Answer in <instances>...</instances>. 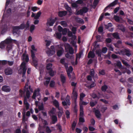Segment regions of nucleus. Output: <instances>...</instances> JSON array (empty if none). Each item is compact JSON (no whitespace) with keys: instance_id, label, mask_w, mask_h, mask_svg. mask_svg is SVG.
<instances>
[{"instance_id":"f257e3e1","label":"nucleus","mask_w":133,"mask_h":133,"mask_svg":"<svg viewBox=\"0 0 133 133\" xmlns=\"http://www.w3.org/2000/svg\"><path fill=\"white\" fill-rule=\"evenodd\" d=\"M30 23V22L28 21L25 25L24 23L21 24L20 26H15L13 28V33H17L18 30L19 29H23L25 28L27 29L28 28Z\"/></svg>"},{"instance_id":"f03ea898","label":"nucleus","mask_w":133,"mask_h":133,"mask_svg":"<svg viewBox=\"0 0 133 133\" xmlns=\"http://www.w3.org/2000/svg\"><path fill=\"white\" fill-rule=\"evenodd\" d=\"M31 56L33 59V63L34 66L36 67L37 65V60L36 58L35 54V53L37 51V49L34 45H31Z\"/></svg>"},{"instance_id":"7ed1b4c3","label":"nucleus","mask_w":133,"mask_h":133,"mask_svg":"<svg viewBox=\"0 0 133 133\" xmlns=\"http://www.w3.org/2000/svg\"><path fill=\"white\" fill-rule=\"evenodd\" d=\"M4 41L6 44L7 48L8 50H10L12 48L11 43H14L16 44L17 43V42L16 40L12 39L10 37L7 38Z\"/></svg>"},{"instance_id":"20e7f679","label":"nucleus","mask_w":133,"mask_h":133,"mask_svg":"<svg viewBox=\"0 0 133 133\" xmlns=\"http://www.w3.org/2000/svg\"><path fill=\"white\" fill-rule=\"evenodd\" d=\"M26 69L25 63L24 62L22 63L20 66V69L18 70V72L20 74H22L23 75V77L25 78V77L24 75L25 73Z\"/></svg>"},{"instance_id":"39448f33","label":"nucleus","mask_w":133,"mask_h":133,"mask_svg":"<svg viewBox=\"0 0 133 133\" xmlns=\"http://www.w3.org/2000/svg\"><path fill=\"white\" fill-rule=\"evenodd\" d=\"M30 97V92L29 91H27L26 96H25L24 97V104L26 110L29 109L30 106L29 104L27 102V99H29Z\"/></svg>"},{"instance_id":"423d86ee","label":"nucleus","mask_w":133,"mask_h":133,"mask_svg":"<svg viewBox=\"0 0 133 133\" xmlns=\"http://www.w3.org/2000/svg\"><path fill=\"white\" fill-rule=\"evenodd\" d=\"M51 48L52 50H51L49 48H47L46 50V52L47 54L49 56H51L54 54L55 52V49L54 46H51Z\"/></svg>"},{"instance_id":"0eeeda50","label":"nucleus","mask_w":133,"mask_h":133,"mask_svg":"<svg viewBox=\"0 0 133 133\" xmlns=\"http://www.w3.org/2000/svg\"><path fill=\"white\" fill-rule=\"evenodd\" d=\"M39 91L40 90L39 89L35 90L34 92L33 95L32 96V98L35 99L36 97H38V99L39 100H40L41 99V98Z\"/></svg>"},{"instance_id":"6e6552de","label":"nucleus","mask_w":133,"mask_h":133,"mask_svg":"<svg viewBox=\"0 0 133 133\" xmlns=\"http://www.w3.org/2000/svg\"><path fill=\"white\" fill-rule=\"evenodd\" d=\"M28 88H29L30 90L32 91V90H31V89L30 88V86H29V83L28 82L26 83L25 85V88H24V91H23L21 90H20L19 91V95L21 96L22 97L24 93V92L25 91H26V92H27V91H29V90H28Z\"/></svg>"},{"instance_id":"1a4fd4ad","label":"nucleus","mask_w":133,"mask_h":133,"mask_svg":"<svg viewBox=\"0 0 133 133\" xmlns=\"http://www.w3.org/2000/svg\"><path fill=\"white\" fill-rule=\"evenodd\" d=\"M64 46L66 51L67 52L69 51V53L71 54H72L74 52V50L73 48L70 47L69 44L68 43H65V44Z\"/></svg>"},{"instance_id":"9d476101","label":"nucleus","mask_w":133,"mask_h":133,"mask_svg":"<svg viewBox=\"0 0 133 133\" xmlns=\"http://www.w3.org/2000/svg\"><path fill=\"white\" fill-rule=\"evenodd\" d=\"M88 9L86 7L83 8L79 10H76L75 12L76 15H82L84 13H86L88 11Z\"/></svg>"},{"instance_id":"9b49d317","label":"nucleus","mask_w":133,"mask_h":133,"mask_svg":"<svg viewBox=\"0 0 133 133\" xmlns=\"http://www.w3.org/2000/svg\"><path fill=\"white\" fill-rule=\"evenodd\" d=\"M56 19V18H50L48 19L46 23L47 26H52Z\"/></svg>"},{"instance_id":"f8f14e48","label":"nucleus","mask_w":133,"mask_h":133,"mask_svg":"<svg viewBox=\"0 0 133 133\" xmlns=\"http://www.w3.org/2000/svg\"><path fill=\"white\" fill-rule=\"evenodd\" d=\"M12 70L10 68H6L5 70V73L6 75H11L12 73Z\"/></svg>"},{"instance_id":"ddd939ff","label":"nucleus","mask_w":133,"mask_h":133,"mask_svg":"<svg viewBox=\"0 0 133 133\" xmlns=\"http://www.w3.org/2000/svg\"><path fill=\"white\" fill-rule=\"evenodd\" d=\"M118 2V0H115L113 2L110 3L109 5L108 6L106 7L104 9L105 10H107V9L108 8H110L112 6H113L115 5H116Z\"/></svg>"},{"instance_id":"4468645a","label":"nucleus","mask_w":133,"mask_h":133,"mask_svg":"<svg viewBox=\"0 0 133 133\" xmlns=\"http://www.w3.org/2000/svg\"><path fill=\"white\" fill-rule=\"evenodd\" d=\"M2 89L3 91L6 92H9L11 90L9 87L5 85L3 86Z\"/></svg>"},{"instance_id":"2eb2a0df","label":"nucleus","mask_w":133,"mask_h":133,"mask_svg":"<svg viewBox=\"0 0 133 133\" xmlns=\"http://www.w3.org/2000/svg\"><path fill=\"white\" fill-rule=\"evenodd\" d=\"M73 69L71 66H70L69 68H66V70L67 72V74L69 77V78H71V75L70 73L72 71Z\"/></svg>"},{"instance_id":"dca6fc26","label":"nucleus","mask_w":133,"mask_h":133,"mask_svg":"<svg viewBox=\"0 0 133 133\" xmlns=\"http://www.w3.org/2000/svg\"><path fill=\"white\" fill-rule=\"evenodd\" d=\"M22 59L23 60H24L28 62L29 60L28 56L25 53H24L22 57Z\"/></svg>"},{"instance_id":"f3484780","label":"nucleus","mask_w":133,"mask_h":133,"mask_svg":"<svg viewBox=\"0 0 133 133\" xmlns=\"http://www.w3.org/2000/svg\"><path fill=\"white\" fill-rule=\"evenodd\" d=\"M64 52V50L62 48L57 50V56H61Z\"/></svg>"},{"instance_id":"a211bd4d","label":"nucleus","mask_w":133,"mask_h":133,"mask_svg":"<svg viewBox=\"0 0 133 133\" xmlns=\"http://www.w3.org/2000/svg\"><path fill=\"white\" fill-rule=\"evenodd\" d=\"M53 104L58 109L59 107H59V103L55 99H53L52 101Z\"/></svg>"},{"instance_id":"6ab92c4d","label":"nucleus","mask_w":133,"mask_h":133,"mask_svg":"<svg viewBox=\"0 0 133 133\" xmlns=\"http://www.w3.org/2000/svg\"><path fill=\"white\" fill-rule=\"evenodd\" d=\"M67 14V12L65 11H59L58 14V15L60 17H62L65 16Z\"/></svg>"},{"instance_id":"aec40b11","label":"nucleus","mask_w":133,"mask_h":133,"mask_svg":"<svg viewBox=\"0 0 133 133\" xmlns=\"http://www.w3.org/2000/svg\"><path fill=\"white\" fill-rule=\"evenodd\" d=\"M88 104V103L83 101V100H80L79 102L80 108H83V105H86Z\"/></svg>"},{"instance_id":"412c9836","label":"nucleus","mask_w":133,"mask_h":133,"mask_svg":"<svg viewBox=\"0 0 133 133\" xmlns=\"http://www.w3.org/2000/svg\"><path fill=\"white\" fill-rule=\"evenodd\" d=\"M108 36L109 37H111L112 36L114 38L116 39H118L119 37L118 34L116 33H114L112 34H108Z\"/></svg>"},{"instance_id":"4be33fe9","label":"nucleus","mask_w":133,"mask_h":133,"mask_svg":"<svg viewBox=\"0 0 133 133\" xmlns=\"http://www.w3.org/2000/svg\"><path fill=\"white\" fill-rule=\"evenodd\" d=\"M54 36L56 38L59 39L61 37L62 34L61 33L56 32L54 34Z\"/></svg>"},{"instance_id":"5701e85b","label":"nucleus","mask_w":133,"mask_h":133,"mask_svg":"<svg viewBox=\"0 0 133 133\" xmlns=\"http://www.w3.org/2000/svg\"><path fill=\"white\" fill-rule=\"evenodd\" d=\"M59 111L58 112V116L59 117H61L63 113L62 108V107H59L58 109Z\"/></svg>"},{"instance_id":"b1692460","label":"nucleus","mask_w":133,"mask_h":133,"mask_svg":"<svg viewBox=\"0 0 133 133\" xmlns=\"http://www.w3.org/2000/svg\"><path fill=\"white\" fill-rule=\"evenodd\" d=\"M72 96L74 98L75 100V101L77 98V94L75 89H74L73 90Z\"/></svg>"},{"instance_id":"393cba45","label":"nucleus","mask_w":133,"mask_h":133,"mask_svg":"<svg viewBox=\"0 0 133 133\" xmlns=\"http://www.w3.org/2000/svg\"><path fill=\"white\" fill-rule=\"evenodd\" d=\"M61 80L63 83H64L66 81V77L63 74H61L60 76Z\"/></svg>"},{"instance_id":"a878e982","label":"nucleus","mask_w":133,"mask_h":133,"mask_svg":"<svg viewBox=\"0 0 133 133\" xmlns=\"http://www.w3.org/2000/svg\"><path fill=\"white\" fill-rule=\"evenodd\" d=\"M64 6L66 9L70 13V15H71L72 12L71 8L69 7L67 4H65Z\"/></svg>"},{"instance_id":"bb28decb","label":"nucleus","mask_w":133,"mask_h":133,"mask_svg":"<svg viewBox=\"0 0 133 133\" xmlns=\"http://www.w3.org/2000/svg\"><path fill=\"white\" fill-rule=\"evenodd\" d=\"M95 114L96 117L98 118H100L101 116V114L99 111L97 110L95 111Z\"/></svg>"},{"instance_id":"cd10ccee","label":"nucleus","mask_w":133,"mask_h":133,"mask_svg":"<svg viewBox=\"0 0 133 133\" xmlns=\"http://www.w3.org/2000/svg\"><path fill=\"white\" fill-rule=\"evenodd\" d=\"M7 45L4 41L2 42L0 44V48L1 49H3Z\"/></svg>"},{"instance_id":"c85d7f7f","label":"nucleus","mask_w":133,"mask_h":133,"mask_svg":"<svg viewBox=\"0 0 133 133\" xmlns=\"http://www.w3.org/2000/svg\"><path fill=\"white\" fill-rule=\"evenodd\" d=\"M76 21L80 24H83L84 23V21L83 20L79 18H76Z\"/></svg>"},{"instance_id":"c756f323","label":"nucleus","mask_w":133,"mask_h":133,"mask_svg":"<svg viewBox=\"0 0 133 133\" xmlns=\"http://www.w3.org/2000/svg\"><path fill=\"white\" fill-rule=\"evenodd\" d=\"M95 56V54L92 52H90L89 53L88 57L89 58L90 57L94 58Z\"/></svg>"},{"instance_id":"7c9ffc66","label":"nucleus","mask_w":133,"mask_h":133,"mask_svg":"<svg viewBox=\"0 0 133 133\" xmlns=\"http://www.w3.org/2000/svg\"><path fill=\"white\" fill-rule=\"evenodd\" d=\"M52 64L51 63H49L47 64L46 66V69L49 70H52Z\"/></svg>"},{"instance_id":"2f4dec72","label":"nucleus","mask_w":133,"mask_h":133,"mask_svg":"<svg viewBox=\"0 0 133 133\" xmlns=\"http://www.w3.org/2000/svg\"><path fill=\"white\" fill-rule=\"evenodd\" d=\"M91 96L93 98H96V97H97L98 98V99L100 98H102L103 97V96L101 95H99V96H97L95 94H93L91 95Z\"/></svg>"},{"instance_id":"473e14b6","label":"nucleus","mask_w":133,"mask_h":133,"mask_svg":"<svg viewBox=\"0 0 133 133\" xmlns=\"http://www.w3.org/2000/svg\"><path fill=\"white\" fill-rule=\"evenodd\" d=\"M52 123H55L57 121V117L55 116H53L52 117Z\"/></svg>"},{"instance_id":"72a5a7b5","label":"nucleus","mask_w":133,"mask_h":133,"mask_svg":"<svg viewBox=\"0 0 133 133\" xmlns=\"http://www.w3.org/2000/svg\"><path fill=\"white\" fill-rule=\"evenodd\" d=\"M81 54L80 53L78 54H76V61L75 62V65H76L77 63V59L78 58H79L81 56Z\"/></svg>"},{"instance_id":"f704fd0d","label":"nucleus","mask_w":133,"mask_h":133,"mask_svg":"<svg viewBox=\"0 0 133 133\" xmlns=\"http://www.w3.org/2000/svg\"><path fill=\"white\" fill-rule=\"evenodd\" d=\"M70 97L69 96L67 95L66 98V102H67V104L68 105H69L70 104Z\"/></svg>"},{"instance_id":"c9c22d12","label":"nucleus","mask_w":133,"mask_h":133,"mask_svg":"<svg viewBox=\"0 0 133 133\" xmlns=\"http://www.w3.org/2000/svg\"><path fill=\"white\" fill-rule=\"evenodd\" d=\"M116 65L120 68H122V67L121 63L119 61H117V63H116Z\"/></svg>"},{"instance_id":"e433bc0d","label":"nucleus","mask_w":133,"mask_h":133,"mask_svg":"<svg viewBox=\"0 0 133 133\" xmlns=\"http://www.w3.org/2000/svg\"><path fill=\"white\" fill-rule=\"evenodd\" d=\"M115 20L117 22H119L120 20V17L114 15V17Z\"/></svg>"},{"instance_id":"4c0bfd02","label":"nucleus","mask_w":133,"mask_h":133,"mask_svg":"<svg viewBox=\"0 0 133 133\" xmlns=\"http://www.w3.org/2000/svg\"><path fill=\"white\" fill-rule=\"evenodd\" d=\"M45 79L46 80L45 82L44 83V85H47L49 82L50 78L49 77H47L45 78Z\"/></svg>"},{"instance_id":"58836bf2","label":"nucleus","mask_w":133,"mask_h":133,"mask_svg":"<svg viewBox=\"0 0 133 133\" xmlns=\"http://www.w3.org/2000/svg\"><path fill=\"white\" fill-rule=\"evenodd\" d=\"M41 13L40 11H39L35 15V18L37 19L40 16L41 14Z\"/></svg>"},{"instance_id":"ea45409f","label":"nucleus","mask_w":133,"mask_h":133,"mask_svg":"<svg viewBox=\"0 0 133 133\" xmlns=\"http://www.w3.org/2000/svg\"><path fill=\"white\" fill-rule=\"evenodd\" d=\"M69 29L66 28H64L63 30L62 31V34L63 35H65L66 34L67 32L68 31H69Z\"/></svg>"},{"instance_id":"a19ab883","label":"nucleus","mask_w":133,"mask_h":133,"mask_svg":"<svg viewBox=\"0 0 133 133\" xmlns=\"http://www.w3.org/2000/svg\"><path fill=\"white\" fill-rule=\"evenodd\" d=\"M85 96V94L82 93L80 94V100H83V98Z\"/></svg>"},{"instance_id":"79ce46f5","label":"nucleus","mask_w":133,"mask_h":133,"mask_svg":"<svg viewBox=\"0 0 133 133\" xmlns=\"http://www.w3.org/2000/svg\"><path fill=\"white\" fill-rule=\"evenodd\" d=\"M83 108H80V117H83Z\"/></svg>"},{"instance_id":"37998d69","label":"nucleus","mask_w":133,"mask_h":133,"mask_svg":"<svg viewBox=\"0 0 133 133\" xmlns=\"http://www.w3.org/2000/svg\"><path fill=\"white\" fill-rule=\"evenodd\" d=\"M61 24L63 27H66L67 25L66 22L65 21H62L61 22Z\"/></svg>"},{"instance_id":"c03bdc74","label":"nucleus","mask_w":133,"mask_h":133,"mask_svg":"<svg viewBox=\"0 0 133 133\" xmlns=\"http://www.w3.org/2000/svg\"><path fill=\"white\" fill-rule=\"evenodd\" d=\"M107 88V87L105 85H104L102 87L101 89L103 91H105Z\"/></svg>"},{"instance_id":"a18cd8bd","label":"nucleus","mask_w":133,"mask_h":133,"mask_svg":"<svg viewBox=\"0 0 133 133\" xmlns=\"http://www.w3.org/2000/svg\"><path fill=\"white\" fill-rule=\"evenodd\" d=\"M97 102L95 101L94 102L92 101H91L90 102V106L92 107H93L95 106V105L97 104Z\"/></svg>"},{"instance_id":"49530a36","label":"nucleus","mask_w":133,"mask_h":133,"mask_svg":"<svg viewBox=\"0 0 133 133\" xmlns=\"http://www.w3.org/2000/svg\"><path fill=\"white\" fill-rule=\"evenodd\" d=\"M35 29V26L34 25H31L30 26V31L32 32Z\"/></svg>"},{"instance_id":"de8ad7c7","label":"nucleus","mask_w":133,"mask_h":133,"mask_svg":"<svg viewBox=\"0 0 133 133\" xmlns=\"http://www.w3.org/2000/svg\"><path fill=\"white\" fill-rule=\"evenodd\" d=\"M50 71L49 74L51 76H53L56 74V72L53 71L52 70Z\"/></svg>"},{"instance_id":"09e8293b","label":"nucleus","mask_w":133,"mask_h":133,"mask_svg":"<svg viewBox=\"0 0 133 133\" xmlns=\"http://www.w3.org/2000/svg\"><path fill=\"white\" fill-rule=\"evenodd\" d=\"M122 62L126 66L128 67H129L130 66V65L125 60H122Z\"/></svg>"},{"instance_id":"8fccbe9b","label":"nucleus","mask_w":133,"mask_h":133,"mask_svg":"<svg viewBox=\"0 0 133 133\" xmlns=\"http://www.w3.org/2000/svg\"><path fill=\"white\" fill-rule=\"evenodd\" d=\"M118 27L119 29L121 30H125L123 26L122 25H118Z\"/></svg>"},{"instance_id":"3c124183","label":"nucleus","mask_w":133,"mask_h":133,"mask_svg":"<svg viewBox=\"0 0 133 133\" xmlns=\"http://www.w3.org/2000/svg\"><path fill=\"white\" fill-rule=\"evenodd\" d=\"M38 108L40 110H42L43 109V103H42L41 105L39 106Z\"/></svg>"},{"instance_id":"603ef678","label":"nucleus","mask_w":133,"mask_h":133,"mask_svg":"<svg viewBox=\"0 0 133 133\" xmlns=\"http://www.w3.org/2000/svg\"><path fill=\"white\" fill-rule=\"evenodd\" d=\"M107 49L106 47L103 48L102 50V52L103 53H105L107 51Z\"/></svg>"},{"instance_id":"864d4df0","label":"nucleus","mask_w":133,"mask_h":133,"mask_svg":"<svg viewBox=\"0 0 133 133\" xmlns=\"http://www.w3.org/2000/svg\"><path fill=\"white\" fill-rule=\"evenodd\" d=\"M37 9H38V8L36 6H34V7H32L31 8V10L34 12H35V11H36L37 10H38ZM39 9H38V10H39Z\"/></svg>"},{"instance_id":"5fc2aeb1","label":"nucleus","mask_w":133,"mask_h":133,"mask_svg":"<svg viewBox=\"0 0 133 133\" xmlns=\"http://www.w3.org/2000/svg\"><path fill=\"white\" fill-rule=\"evenodd\" d=\"M84 119L83 117H80L79 118V121L81 122H84Z\"/></svg>"},{"instance_id":"6e6d98bb","label":"nucleus","mask_w":133,"mask_h":133,"mask_svg":"<svg viewBox=\"0 0 133 133\" xmlns=\"http://www.w3.org/2000/svg\"><path fill=\"white\" fill-rule=\"evenodd\" d=\"M96 53L98 54L99 56H101V50H98L96 51Z\"/></svg>"},{"instance_id":"4d7b16f0","label":"nucleus","mask_w":133,"mask_h":133,"mask_svg":"<svg viewBox=\"0 0 133 133\" xmlns=\"http://www.w3.org/2000/svg\"><path fill=\"white\" fill-rule=\"evenodd\" d=\"M76 125V123L75 122H74L72 125V130H74Z\"/></svg>"},{"instance_id":"13d9d810","label":"nucleus","mask_w":133,"mask_h":133,"mask_svg":"<svg viewBox=\"0 0 133 133\" xmlns=\"http://www.w3.org/2000/svg\"><path fill=\"white\" fill-rule=\"evenodd\" d=\"M107 108L106 107L103 106L101 108V110L102 112H104L106 110H107Z\"/></svg>"},{"instance_id":"bf43d9fd","label":"nucleus","mask_w":133,"mask_h":133,"mask_svg":"<svg viewBox=\"0 0 133 133\" xmlns=\"http://www.w3.org/2000/svg\"><path fill=\"white\" fill-rule=\"evenodd\" d=\"M7 63V61L5 60L0 61V65L1 64H2L3 65H5Z\"/></svg>"},{"instance_id":"052dcab7","label":"nucleus","mask_w":133,"mask_h":133,"mask_svg":"<svg viewBox=\"0 0 133 133\" xmlns=\"http://www.w3.org/2000/svg\"><path fill=\"white\" fill-rule=\"evenodd\" d=\"M55 84V82L54 81H51L50 82V86L51 87H53L54 86Z\"/></svg>"},{"instance_id":"680f3d73","label":"nucleus","mask_w":133,"mask_h":133,"mask_svg":"<svg viewBox=\"0 0 133 133\" xmlns=\"http://www.w3.org/2000/svg\"><path fill=\"white\" fill-rule=\"evenodd\" d=\"M46 131L48 133H50L51 132V130L48 127H46Z\"/></svg>"},{"instance_id":"e2e57ef3","label":"nucleus","mask_w":133,"mask_h":133,"mask_svg":"<svg viewBox=\"0 0 133 133\" xmlns=\"http://www.w3.org/2000/svg\"><path fill=\"white\" fill-rule=\"evenodd\" d=\"M72 30L73 33L75 34L76 30V28L75 27H73L72 29Z\"/></svg>"},{"instance_id":"0e129e2a","label":"nucleus","mask_w":133,"mask_h":133,"mask_svg":"<svg viewBox=\"0 0 133 133\" xmlns=\"http://www.w3.org/2000/svg\"><path fill=\"white\" fill-rule=\"evenodd\" d=\"M99 0H94V1L93 3V5L96 6L98 3Z\"/></svg>"},{"instance_id":"69168bd1","label":"nucleus","mask_w":133,"mask_h":133,"mask_svg":"<svg viewBox=\"0 0 133 133\" xmlns=\"http://www.w3.org/2000/svg\"><path fill=\"white\" fill-rule=\"evenodd\" d=\"M66 114V117L67 118H69L70 112L68 111H66L65 112Z\"/></svg>"},{"instance_id":"338daca9","label":"nucleus","mask_w":133,"mask_h":133,"mask_svg":"<svg viewBox=\"0 0 133 133\" xmlns=\"http://www.w3.org/2000/svg\"><path fill=\"white\" fill-rule=\"evenodd\" d=\"M126 54H125L128 56H129L130 55V53L129 51V50H125Z\"/></svg>"},{"instance_id":"774afa93","label":"nucleus","mask_w":133,"mask_h":133,"mask_svg":"<svg viewBox=\"0 0 133 133\" xmlns=\"http://www.w3.org/2000/svg\"><path fill=\"white\" fill-rule=\"evenodd\" d=\"M128 22L131 25L133 24V21L129 19H128Z\"/></svg>"}]
</instances>
